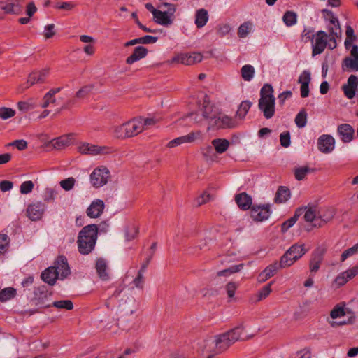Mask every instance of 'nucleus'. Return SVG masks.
I'll list each match as a JSON object with an SVG mask.
<instances>
[{
	"mask_svg": "<svg viewBox=\"0 0 358 358\" xmlns=\"http://www.w3.org/2000/svg\"><path fill=\"white\" fill-rule=\"evenodd\" d=\"M290 197V190L285 187L280 186L275 196V202L276 203H282L286 202Z\"/></svg>",
	"mask_w": 358,
	"mask_h": 358,
	"instance_id": "obj_31",
	"label": "nucleus"
},
{
	"mask_svg": "<svg viewBox=\"0 0 358 358\" xmlns=\"http://www.w3.org/2000/svg\"><path fill=\"white\" fill-rule=\"evenodd\" d=\"M243 266H244L243 264H240L238 265H234V266L229 267V268H227V269H224V270L217 272V275L218 276H222V275H229L231 273H237V272L240 271L243 268Z\"/></svg>",
	"mask_w": 358,
	"mask_h": 358,
	"instance_id": "obj_48",
	"label": "nucleus"
},
{
	"mask_svg": "<svg viewBox=\"0 0 358 358\" xmlns=\"http://www.w3.org/2000/svg\"><path fill=\"white\" fill-rule=\"evenodd\" d=\"M104 208V202L101 199H96L87 208V215L91 218H97L102 214Z\"/></svg>",
	"mask_w": 358,
	"mask_h": 358,
	"instance_id": "obj_21",
	"label": "nucleus"
},
{
	"mask_svg": "<svg viewBox=\"0 0 358 358\" xmlns=\"http://www.w3.org/2000/svg\"><path fill=\"white\" fill-rule=\"evenodd\" d=\"M236 126V120L220 111L210 129H232Z\"/></svg>",
	"mask_w": 358,
	"mask_h": 358,
	"instance_id": "obj_12",
	"label": "nucleus"
},
{
	"mask_svg": "<svg viewBox=\"0 0 358 358\" xmlns=\"http://www.w3.org/2000/svg\"><path fill=\"white\" fill-rule=\"evenodd\" d=\"M9 237L4 234H0V255L3 254L9 245Z\"/></svg>",
	"mask_w": 358,
	"mask_h": 358,
	"instance_id": "obj_53",
	"label": "nucleus"
},
{
	"mask_svg": "<svg viewBox=\"0 0 358 358\" xmlns=\"http://www.w3.org/2000/svg\"><path fill=\"white\" fill-rule=\"evenodd\" d=\"M280 144L284 148H287L290 145V133L285 131L280 135Z\"/></svg>",
	"mask_w": 358,
	"mask_h": 358,
	"instance_id": "obj_58",
	"label": "nucleus"
},
{
	"mask_svg": "<svg viewBox=\"0 0 358 358\" xmlns=\"http://www.w3.org/2000/svg\"><path fill=\"white\" fill-rule=\"evenodd\" d=\"M345 315V310L343 307L336 306L330 313V316L332 319L341 317Z\"/></svg>",
	"mask_w": 358,
	"mask_h": 358,
	"instance_id": "obj_59",
	"label": "nucleus"
},
{
	"mask_svg": "<svg viewBox=\"0 0 358 358\" xmlns=\"http://www.w3.org/2000/svg\"><path fill=\"white\" fill-rule=\"evenodd\" d=\"M143 123L141 118H134L125 122L128 138L135 136L143 131Z\"/></svg>",
	"mask_w": 358,
	"mask_h": 358,
	"instance_id": "obj_20",
	"label": "nucleus"
},
{
	"mask_svg": "<svg viewBox=\"0 0 358 358\" xmlns=\"http://www.w3.org/2000/svg\"><path fill=\"white\" fill-rule=\"evenodd\" d=\"M51 306L55 307L59 309H65L71 310L73 308V302L71 300H62L54 301L51 303Z\"/></svg>",
	"mask_w": 358,
	"mask_h": 358,
	"instance_id": "obj_45",
	"label": "nucleus"
},
{
	"mask_svg": "<svg viewBox=\"0 0 358 358\" xmlns=\"http://www.w3.org/2000/svg\"><path fill=\"white\" fill-rule=\"evenodd\" d=\"M273 284V281L270 282L266 285L264 286L257 293V301H262L269 296L272 292L271 286Z\"/></svg>",
	"mask_w": 358,
	"mask_h": 358,
	"instance_id": "obj_44",
	"label": "nucleus"
},
{
	"mask_svg": "<svg viewBox=\"0 0 358 358\" xmlns=\"http://www.w3.org/2000/svg\"><path fill=\"white\" fill-rule=\"evenodd\" d=\"M98 227L96 224L84 227L78 236V250L83 255H89L94 250L97 240Z\"/></svg>",
	"mask_w": 358,
	"mask_h": 358,
	"instance_id": "obj_2",
	"label": "nucleus"
},
{
	"mask_svg": "<svg viewBox=\"0 0 358 358\" xmlns=\"http://www.w3.org/2000/svg\"><path fill=\"white\" fill-rule=\"evenodd\" d=\"M113 135L118 138H128L126 130L125 123L112 127Z\"/></svg>",
	"mask_w": 358,
	"mask_h": 358,
	"instance_id": "obj_41",
	"label": "nucleus"
},
{
	"mask_svg": "<svg viewBox=\"0 0 358 358\" xmlns=\"http://www.w3.org/2000/svg\"><path fill=\"white\" fill-rule=\"evenodd\" d=\"M79 151L85 155H97L103 153L105 148H101L96 145L90 143H83L79 146Z\"/></svg>",
	"mask_w": 358,
	"mask_h": 358,
	"instance_id": "obj_29",
	"label": "nucleus"
},
{
	"mask_svg": "<svg viewBox=\"0 0 358 358\" xmlns=\"http://www.w3.org/2000/svg\"><path fill=\"white\" fill-rule=\"evenodd\" d=\"M95 269L99 278L103 281L110 279V269L108 261L103 258H97L95 263Z\"/></svg>",
	"mask_w": 358,
	"mask_h": 358,
	"instance_id": "obj_16",
	"label": "nucleus"
},
{
	"mask_svg": "<svg viewBox=\"0 0 358 358\" xmlns=\"http://www.w3.org/2000/svg\"><path fill=\"white\" fill-rule=\"evenodd\" d=\"M38 107L36 99L31 98L24 101V113H29L27 117L29 120L35 119V113L33 110Z\"/></svg>",
	"mask_w": 358,
	"mask_h": 358,
	"instance_id": "obj_35",
	"label": "nucleus"
},
{
	"mask_svg": "<svg viewBox=\"0 0 358 358\" xmlns=\"http://www.w3.org/2000/svg\"><path fill=\"white\" fill-rule=\"evenodd\" d=\"M306 208H297L294 213L293 217H290L285 222H284L281 225V231L285 233L286 232L290 227H292L296 222L298 220V218L303 215Z\"/></svg>",
	"mask_w": 358,
	"mask_h": 358,
	"instance_id": "obj_30",
	"label": "nucleus"
},
{
	"mask_svg": "<svg viewBox=\"0 0 358 358\" xmlns=\"http://www.w3.org/2000/svg\"><path fill=\"white\" fill-rule=\"evenodd\" d=\"M358 274V266H354L347 271L341 273L336 278L334 282L338 286L344 285L348 281Z\"/></svg>",
	"mask_w": 358,
	"mask_h": 358,
	"instance_id": "obj_24",
	"label": "nucleus"
},
{
	"mask_svg": "<svg viewBox=\"0 0 358 358\" xmlns=\"http://www.w3.org/2000/svg\"><path fill=\"white\" fill-rule=\"evenodd\" d=\"M312 170L307 166L296 167L294 171L295 178L297 180H303L307 173H310Z\"/></svg>",
	"mask_w": 358,
	"mask_h": 358,
	"instance_id": "obj_42",
	"label": "nucleus"
},
{
	"mask_svg": "<svg viewBox=\"0 0 358 358\" xmlns=\"http://www.w3.org/2000/svg\"><path fill=\"white\" fill-rule=\"evenodd\" d=\"M92 85H85L80 88L76 94V96L78 99L85 98L92 90Z\"/></svg>",
	"mask_w": 358,
	"mask_h": 358,
	"instance_id": "obj_54",
	"label": "nucleus"
},
{
	"mask_svg": "<svg viewBox=\"0 0 358 358\" xmlns=\"http://www.w3.org/2000/svg\"><path fill=\"white\" fill-rule=\"evenodd\" d=\"M327 34L324 31H318L315 37V43H312V55L321 54L327 46Z\"/></svg>",
	"mask_w": 358,
	"mask_h": 358,
	"instance_id": "obj_11",
	"label": "nucleus"
},
{
	"mask_svg": "<svg viewBox=\"0 0 358 358\" xmlns=\"http://www.w3.org/2000/svg\"><path fill=\"white\" fill-rule=\"evenodd\" d=\"M0 9L6 14L18 15L22 12V7L20 0L0 1Z\"/></svg>",
	"mask_w": 358,
	"mask_h": 358,
	"instance_id": "obj_17",
	"label": "nucleus"
},
{
	"mask_svg": "<svg viewBox=\"0 0 358 358\" xmlns=\"http://www.w3.org/2000/svg\"><path fill=\"white\" fill-rule=\"evenodd\" d=\"M322 261L321 255H314L309 264L310 270L312 273H316L320 269Z\"/></svg>",
	"mask_w": 358,
	"mask_h": 358,
	"instance_id": "obj_39",
	"label": "nucleus"
},
{
	"mask_svg": "<svg viewBox=\"0 0 358 358\" xmlns=\"http://www.w3.org/2000/svg\"><path fill=\"white\" fill-rule=\"evenodd\" d=\"M198 106L199 111L202 113V116L208 124V129H210L220 110L211 103L207 94H204L203 99L199 101Z\"/></svg>",
	"mask_w": 358,
	"mask_h": 358,
	"instance_id": "obj_7",
	"label": "nucleus"
},
{
	"mask_svg": "<svg viewBox=\"0 0 358 358\" xmlns=\"http://www.w3.org/2000/svg\"><path fill=\"white\" fill-rule=\"evenodd\" d=\"M273 92L272 85L268 83L264 84L260 90L258 108L263 113L266 119H271L275 115V98Z\"/></svg>",
	"mask_w": 358,
	"mask_h": 358,
	"instance_id": "obj_3",
	"label": "nucleus"
},
{
	"mask_svg": "<svg viewBox=\"0 0 358 358\" xmlns=\"http://www.w3.org/2000/svg\"><path fill=\"white\" fill-rule=\"evenodd\" d=\"M237 287L238 285L234 282H230L226 285V291L229 298L234 297Z\"/></svg>",
	"mask_w": 358,
	"mask_h": 358,
	"instance_id": "obj_62",
	"label": "nucleus"
},
{
	"mask_svg": "<svg viewBox=\"0 0 358 358\" xmlns=\"http://www.w3.org/2000/svg\"><path fill=\"white\" fill-rule=\"evenodd\" d=\"M208 20V11L204 8H201L196 10L195 14V24L197 28H202L204 27Z\"/></svg>",
	"mask_w": 358,
	"mask_h": 358,
	"instance_id": "obj_32",
	"label": "nucleus"
},
{
	"mask_svg": "<svg viewBox=\"0 0 358 358\" xmlns=\"http://www.w3.org/2000/svg\"><path fill=\"white\" fill-rule=\"evenodd\" d=\"M243 331V326H238L225 333L217 335L215 337V345L217 352L227 350L235 342L241 340Z\"/></svg>",
	"mask_w": 358,
	"mask_h": 358,
	"instance_id": "obj_4",
	"label": "nucleus"
},
{
	"mask_svg": "<svg viewBox=\"0 0 358 358\" xmlns=\"http://www.w3.org/2000/svg\"><path fill=\"white\" fill-rule=\"evenodd\" d=\"M310 80V73L308 71L304 70L300 75L298 82L300 84L306 83V85H309Z\"/></svg>",
	"mask_w": 358,
	"mask_h": 358,
	"instance_id": "obj_60",
	"label": "nucleus"
},
{
	"mask_svg": "<svg viewBox=\"0 0 358 358\" xmlns=\"http://www.w3.org/2000/svg\"><path fill=\"white\" fill-rule=\"evenodd\" d=\"M16 295V289L13 287H7L0 291V301L6 302L13 299Z\"/></svg>",
	"mask_w": 358,
	"mask_h": 358,
	"instance_id": "obj_38",
	"label": "nucleus"
},
{
	"mask_svg": "<svg viewBox=\"0 0 358 358\" xmlns=\"http://www.w3.org/2000/svg\"><path fill=\"white\" fill-rule=\"evenodd\" d=\"M141 118V122L143 123V131L148 129L149 127L155 124L157 122V119L154 117L150 118Z\"/></svg>",
	"mask_w": 358,
	"mask_h": 358,
	"instance_id": "obj_63",
	"label": "nucleus"
},
{
	"mask_svg": "<svg viewBox=\"0 0 358 358\" xmlns=\"http://www.w3.org/2000/svg\"><path fill=\"white\" fill-rule=\"evenodd\" d=\"M201 134L200 131L191 132L187 135L178 137V138L169 141L167 144V147L174 148V147L180 145L182 143H192V142H194L195 140L201 137Z\"/></svg>",
	"mask_w": 358,
	"mask_h": 358,
	"instance_id": "obj_19",
	"label": "nucleus"
},
{
	"mask_svg": "<svg viewBox=\"0 0 358 358\" xmlns=\"http://www.w3.org/2000/svg\"><path fill=\"white\" fill-rule=\"evenodd\" d=\"M357 252H358V243L355 244L352 247L343 251V252L341 254V261L344 262L348 257L355 255Z\"/></svg>",
	"mask_w": 358,
	"mask_h": 358,
	"instance_id": "obj_50",
	"label": "nucleus"
},
{
	"mask_svg": "<svg viewBox=\"0 0 358 358\" xmlns=\"http://www.w3.org/2000/svg\"><path fill=\"white\" fill-rule=\"evenodd\" d=\"M148 52V49L143 46L136 47L134 50L133 53L127 58L126 63L127 64H132L134 62L145 57L147 55Z\"/></svg>",
	"mask_w": 358,
	"mask_h": 358,
	"instance_id": "obj_28",
	"label": "nucleus"
},
{
	"mask_svg": "<svg viewBox=\"0 0 358 358\" xmlns=\"http://www.w3.org/2000/svg\"><path fill=\"white\" fill-rule=\"evenodd\" d=\"M295 123L299 128H303L307 123V113L304 109L300 110L295 117Z\"/></svg>",
	"mask_w": 358,
	"mask_h": 358,
	"instance_id": "obj_46",
	"label": "nucleus"
},
{
	"mask_svg": "<svg viewBox=\"0 0 358 358\" xmlns=\"http://www.w3.org/2000/svg\"><path fill=\"white\" fill-rule=\"evenodd\" d=\"M189 117L194 121V123L198 124H202L203 122L205 121L202 113L199 110L197 113H192L189 115Z\"/></svg>",
	"mask_w": 358,
	"mask_h": 358,
	"instance_id": "obj_64",
	"label": "nucleus"
},
{
	"mask_svg": "<svg viewBox=\"0 0 358 358\" xmlns=\"http://www.w3.org/2000/svg\"><path fill=\"white\" fill-rule=\"evenodd\" d=\"M235 201L240 209L243 210H248L252 207V198L245 192L236 194Z\"/></svg>",
	"mask_w": 358,
	"mask_h": 358,
	"instance_id": "obj_27",
	"label": "nucleus"
},
{
	"mask_svg": "<svg viewBox=\"0 0 358 358\" xmlns=\"http://www.w3.org/2000/svg\"><path fill=\"white\" fill-rule=\"evenodd\" d=\"M44 212V206L42 203L38 202L28 206L27 216L33 221L40 220Z\"/></svg>",
	"mask_w": 358,
	"mask_h": 358,
	"instance_id": "obj_23",
	"label": "nucleus"
},
{
	"mask_svg": "<svg viewBox=\"0 0 358 358\" xmlns=\"http://www.w3.org/2000/svg\"><path fill=\"white\" fill-rule=\"evenodd\" d=\"M144 271H138L137 276L134 279L133 283L136 287L143 289L144 286Z\"/></svg>",
	"mask_w": 358,
	"mask_h": 358,
	"instance_id": "obj_57",
	"label": "nucleus"
},
{
	"mask_svg": "<svg viewBox=\"0 0 358 358\" xmlns=\"http://www.w3.org/2000/svg\"><path fill=\"white\" fill-rule=\"evenodd\" d=\"M301 208H306L304 210L303 218L308 222H312V227H321L325 223L330 221L334 216V210L329 211V215L327 217L318 218L316 217V212L312 208H308L306 206L301 207ZM324 217V215L323 216Z\"/></svg>",
	"mask_w": 358,
	"mask_h": 358,
	"instance_id": "obj_9",
	"label": "nucleus"
},
{
	"mask_svg": "<svg viewBox=\"0 0 358 358\" xmlns=\"http://www.w3.org/2000/svg\"><path fill=\"white\" fill-rule=\"evenodd\" d=\"M211 143L215 151L219 154L224 152L229 148L230 145L229 141L225 138L213 139Z\"/></svg>",
	"mask_w": 358,
	"mask_h": 358,
	"instance_id": "obj_33",
	"label": "nucleus"
},
{
	"mask_svg": "<svg viewBox=\"0 0 358 358\" xmlns=\"http://www.w3.org/2000/svg\"><path fill=\"white\" fill-rule=\"evenodd\" d=\"M241 77L245 81H250L255 75V69L250 64H246L241 69Z\"/></svg>",
	"mask_w": 358,
	"mask_h": 358,
	"instance_id": "obj_37",
	"label": "nucleus"
},
{
	"mask_svg": "<svg viewBox=\"0 0 358 358\" xmlns=\"http://www.w3.org/2000/svg\"><path fill=\"white\" fill-rule=\"evenodd\" d=\"M252 24L250 22H245L241 24L238 29V36L240 38H245L250 32Z\"/></svg>",
	"mask_w": 358,
	"mask_h": 358,
	"instance_id": "obj_47",
	"label": "nucleus"
},
{
	"mask_svg": "<svg viewBox=\"0 0 358 358\" xmlns=\"http://www.w3.org/2000/svg\"><path fill=\"white\" fill-rule=\"evenodd\" d=\"M343 92L345 96L348 99H352L355 96L356 89L349 86L348 85H344L342 87Z\"/></svg>",
	"mask_w": 358,
	"mask_h": 358,
	"instance_id": "obj_61",
	"label": "nucleus"
},
{
	"mask_svg": "<svg viewBox=\"0 0 358 358\" xmlns=\"http://www.w3.org/2000/svg\"><path fill=\"white\" fill-rule=\"evenodd\" d=\"M337 132L341 141L344 143L350 142L354 137L355 130L349 124H341L338 126Z\"/></svg>",
	"mask_w": 358,
	"mask_h": 358,
	"instance_id": "obj_22",
	"label": "nucleus"
},
{
	"mask_svg": "<svg viewBox=\"0 0 358 358\" xmlns=\"http://www.w3.org/2000/svg\"><path fill=\"white\" fill-rule=\"evenodd\" d=\"M15 111L10 108L2 107L0 108V117L3 120H7L13 117Z\"/></svg>",
	"mask_w": 358,
	"mask_h": 358,
	"instance_id": "obj_52",
	"label": "nucleus"
},
{
	"mask_svg": "<svg viewBox=\"0 0 358 358\" xmlns=\"http://www.w3.org/2000/svg\"><path fill=\"white\" fill-rule=\"evenodd\" d=\"M251 106L252 103L250 101H242L238 108L236 115L240 118H243L248 113Z\"/></svg>",
	"mask_w": 358,
	"mask_h": 358,
	"instance_id": "obj_43",
	"label": "nucleus"
},
{
	"mask_svg": "<svg viewBox=\"0 0 358 358\" xmlns=\"http://www.w3.org/2000/svg\"><path fill=\"white\" fill-rule=\"evenodd\" d=\"M55 103L56 99L55 98V96H52L51 94L47 92L43 96L41 107L45 108H48L50 104L55 105Z\"/></svg>",
	"mask_w": 358,
	"mask_h": 358,
	"instance_id": "obj_56",
	"label": "nucleus"
},
{
	"mask_svg": "<svg viewBox=\"0 0 358 358\" xmlns=\"http://www.w3.org/2000/svg\"><path fill=\"white\" fill-rule=\"evenodd\" d=\"M110 172L106 167L95 169L90 175V182L93 187L98 188L108 182Z\"/></svg>",
	"mask_w": 358,
	"mask_h": 358,
	"instance_id": "obj_10",
	"label": "nucleus"
},
{
	"mask_svg": "<svg viewBox=\"0 0 358 358\" xmlns=\"http://www.w3.org/2000/svg\"><path fill=\"white\" fill-rule=\"evenodd\" d=\"M70 273L66 257L61 255L55 261L53 266L47 268L41 273V277L45 282L52 286L57 279L64 280Z\"/></svg>",
	"mask_w": 358,
	"mask_h": 358,
	"instance_id": "obj_1",
	"label": "nucleus"
},
{
	"mask_svg": "<svg viewBox=\"0 0 358 358\" xmlns=\"http://www.w3.org/2000/svg\"><path fill=\"white\" fill-rule=\"evenodd\" d=\"M279 268H282L280 266V261L279 262H275L274 263L268 265L263 271H262L259 276L258 280L259 282H264L268 279L273 277Z\"/></svg>",
	"mask_w": 358,
	"mask_h": 358,
	"instance_id": "obj_26",
	"label": "nucleus"
},
{
	"mask_svg": "<svg viewBox=\"0 0 358 358\" xmlns=\"http://www.w3.org/2000/svg\"><path fill=\"white\" fill-rule=\"evenodd\" d=\"M251 217L254 221L262 222L267 220L271 215L270 205H254L251 207Z\"/></svg>",
	"mask_w": 358,
	"mask_h": 358,
	"instance_id": "obj_13",
	"label": "nucleus"
},
{
	"mask_svg": "<svg viewBox=\"0 0 358 358\" xmlns=\"http://www.w3.org/2000/svg\"><path fill=\"white\" fill-rule=\"evenodd\" d=\"M138 234V229L134 225L129 227L125 232L126 238L127 241H131L136 237Z\"/></svg>",
	"mask_w": 358,
	"mask_h": 358,
	"instance_id": "obj_51",
	"label": "nucleus"
},
{
	"mask_svg": "<svg viewBox=\"0 0 358 358\" xmlns=\"http://www.w3.org/2000/svg\"><path fill=\"white\" fill-rule=\"evenodd\" d=\"M322 13L326 21L329 20L327 29L329 32L330 41H334V45H329V49L334 50L337 46L336 38H341L342 34L341 28L338 18L334 15L331 10L323 9Z\"/></svg>",
	"mask_w": 358,
	"mask_h": 358,
	"instance_id": "obj_5",
	"label": "nucleus"
},
{
	"mask_svg": "<svg viewBox=\"0 0 358 358\" xmlns=\"http://www.w3.org/2000/svg\"><path fill=\"white\" fill-rule=\"evenodd\" d=\"M343 71H358V59L345 57L342 62Z\"/></svg>",
	"mask_w": 358,
	"mask_h": 358,
	"instance_id": "obj_36",
	"label": "nucleus"
},
{
	"mask_svg": "<svg viewBox=\"0 0 358 358\" xmlns=\"http://www.w3.org/2000/svg\"><path fill=\"white\" fill-rule=\"evenodd\" d=\"M307 252L308 249L305 248L304 243H297L292 245L280 257L281 268H285L291 266Z\"/></svg>",
	"mask_w": 358,
	"mask_h": 358,
	"instance_id": "obj_6",
	"label": "nucleus"
},
{
	"mask_svg": "<svg viewBox=\"0 0 358 358\" xmlns=\"http://www.w3.org/2000/svg\"><path fill=\"white\" fill-rule=\"evenodd\" d=\"M71 138L70 136H61L57 138H54L50 141L52 146L56 149H62L70 145Z\"/></svg>",
	"mask_w": 358,
	"mask_h": 358,
	"instance_id": "obj_34",
	"label": "nucleus"
},
{
	"mask_svg": "<svg viewBox=\"0 0 358 358\" xmlns=\"http://www.w3.org/2000/svg\"><path fill=\"white\" fill-rule=\"evenodd\" d=\"M52 294L53 290L52 288H49L44 285L38 287L34 291L33 301L36 305L39 306L41 308L51 307L52 303L50 302V298Z\"/></svg>",
	"mask_w": 358,
	"mask_h": 358,
	"instance_id": "obj_8",
	"label": "nucleus"
},
{
	"mask_svg": "<svg viewBox=\"0 0 358 358\" xmlns=\"http://www.w3.org/2000/svg\"><path fill=\"white\" fill-rule=\"evenodd\" d=\"M50 73L49 68H45L39 71H34L27 78L26 87H29L36 83H43Z\"/></svg>",
	"mask_w": 358,
	"mask_h": 358,
	"instance_id": "obj_15",
	"label": "nucleus"
},
{
	"mask_svg": "<svg viewBox=\"0 0 358 358\" xmlns=\"http://www.w3.org/2000/svg\"><path fill=\"white\" fill-rule=\"evenodd\" d=\"M203 56L200 53L193 52L192 54H180L172 59V62L185 65H192L200 62Z\"/></svg>",
	"mask_w": 358,
	"mask_h": 358,
	"instance_id": "obj_14",
	"label": "nucleus"
},
{
	"mask_svg": "<svg viewBox=\"0 0 358 358\" xmlns=\"http://www.w3.org/2000/svg\"><path fill=\"white\" fill-rule=\"evenodd\" d=\"M37 11V8L34 2L29 3L26 6V14L27 17H24V24H27L30 21V18Z\"/></svg>",
	"mask_w": 358,
	"mask_h": 358,
	"instance_id": "obj_49",
	"label": "nucleus"
},
{
	"mask_svg": "<svg viewBox=\"0 0 358 358\" xmlns=\"http://www.w3.org/2000/svg\"><path fill=\"white\" fill-rule=\"evenodd\" d=\"M173 13L167 11H161L158 10L155 15L153 16V20L155 23L164 26L169 27L172 24L173 19Z\"/></svg>",
	"mask_w": 358,
	"mask_h": 358,
	"instance_id": "obj_25",
	"label": "nucleus"
},
{
	"mask_svg": "<svg viewBox=\"0 0 358 358\" xmlns=\"http://www.w3.org/2000/svg\"><path fill=\"white\" fill-rule=\"evenodd\" d=\"M335 140L329 134L320 136L317 140V148L323 153H329L334 149Z\"/></svg>",
	"mask_w": 358,
	"mask_h": 358,
	"instance_id": "obj_18",
	"label": "nucleus"
},
{
	"mask_svg": "<svg viewBox=\"0 0 358 358\" xmlns=\"http://www.w3.org/2000/svg\"><path fill=\"white\" fill-rule=\"evenodd\" d=\"M284 23L287 27L294 25L297 22V15L293 11H286L282 17Z\"/></svg>",
	"mask_w": 358,
	"mask_h": 358,
	"instance_id": "obj_40",
	"label": "nucleus"
},
{
	"mask_svg": "<svg viewBox=\"0 0 358 358\" xmlns=\"http://www.w3.org/2000/svg\"><path fill=\"white\" fill-rule=\"evenodd\" d=\"M75 179L72 177L62 180L60 182V186L66 191H69L73 189L75 185Z\"/></svg>",
	"mask_w": 358,
	"mask_h": 358,
	"instance_id": "obj_55",
	"label": "nucleus"
}]
</instances>
